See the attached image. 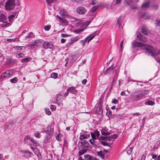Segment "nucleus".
<instances>
[{
	"label": "nucleus",
	"instance_id": "f257e3e1",
	"mask_svg": "<svg viewBox=\"0 0 160 160\" xmlns=\"http://www.w3.org/2000/svg\"><path fill=\"white\" fill-rule=\"evenodd\" d=\"M131 44L133 48H142V50H146L147 53L148 54V55L152 57H155L160 53L159 50L155 49L151 46L148 45H145L143 43L138 42L134 41L132 42Z\"/></svg>",
	"mask_w": 160,
	"mask_h": 160
},
{
	"label": "nucleus",
	"instance_id": "f03ea898",
	"mask_svg": "<svg viewBox=\"0 0 160 160\" xmlns=\"http://www.w3.org/2000/svg\"><path fill=\"white\" fill-rule=\"evenodd\" d=\"M148 91L146 90H142L138 92V93L132 96V98L135 101L142 99L145 96L147 95Z\"/></svg>",
	"mask_w": 160,
	"mask_h": 160
},
{
	"label": "nucleus",
	"instance_id": "7ed1b4c3",
	"mask_svg": "<svg viewBox=\"0 0 160 160\" xmlns=\"http://www.w3.org/2000/svg\"><path fill=\"white\" fill-rule=\"evenodd\" d=\"M15 6V0H8L5 3V8L7 10H11Z\"/></svg>",
	"mask_w": 160,
	"mask_h": 160
},
{
	"label": "nucleus",
	"instance_id": "20e7f679",
	"mask_svg": "<svg viewBox=\"0 0 160 160\" xmlns=\"http://www.w3.org/2000/svg\"><path fill=\"white\" fill-rule=\"evenodd\" d=\"M17 12H12L11 14H10L8 16V21L7 25V26L9 27L12 24V22L14 19L17 18V15H16Z\"/></svg>",
	"mask_w": 160,
	"mask_h": 160
},
{
	"label": "nucleus",
	"instance_id": "39448f33",
	"mask_svg": "<svg viewBox=\"0 0 160 160\" xmlns=\"http://www.w3.org/2000/svg\"><path fill=\"white\" fill-rule=\"evenodd\" d=\"M0 22H3V24H2L1 27L2 28L7 27V23H8V18L5 15L2 13H0Z\"/></svg>",
	"mask_w": 160,
	"mask_h": 160
},
{
	"label": "nucleus",
	"instance_id": "423d86ee",
	"mask_svg": "<svg viewBox=\"0 0 160 160\" xmlns=\"http://www.w3.org/2000/svg\"><path fill=\"white\" fill-rule=\"evenodd\" d=\"M43 41L41 39H39L34 41H32L30 42L29 43L30 46H39L42 44L43 43Z\"/></svg>",
	"mask_w": 160,
	"mask_h": 160
},
{
	"label": "nucleus",
	"instance_id": "0eeeda50",
	"mask_svg": "<svg viewBox=\"0 0 160 160\" xmlns=\"http://www.w3.org/2000/svg\"><path fill=\"white\" fill-rule=\"evenodd\" d=\"M13 73L14 71L12 69L7 70L1 75V77L2 78L6 77H9L12 76Z\"/></svg>",
	"mask_w": 160,
	"mask_h": 160
},
{
	"label": "nucleus",
	"instance_id": "6e6552de",
	"mask_svg": "<svg viewBox=\"0 0 160 160\" xmlns=\"http://www.w3.org/2000/svg\"><path fill=\"white\" fill-rule=\"evenodd\" d=\"M53 47V45L52 42H44L43 43V48L45 49L49 48L50 49H52Z\"/></svg>",
	"mask_w": 160,
	"mask_h": 160
},
{
	"label": "nucleus",
	"instance_id": "1a4fd4ad",
	"mask_svg": "<svg viewBox=\"0 0 160 160\" xmlns=\"http://www.w3.org/2000/svg\"><path fill=\"white\" fill-rule=\"evenodd\" d=\"M63 98L62 96L60 94H57L56 98V101L58 106L61 107L62 106V101Z\"/></svg>",
	"mask_w": 160,
	"mask_h": 160
},
{
	"label": "nucleus",
	"instance_id": "9d476101",
	"mask_svg": "<svg viewBox=\"0 0 160 160\" xmlns=\"http://www.w3.org/2000/svg\"><path fill=\"white\" fill-rule=\"evenodd\" d=\"M77 12L80 14H84L87 12L86 9L83 7H79L77 8Z\"/></svg>",
	"mask_w": 160,
	"mask_h": 160
},
{
	"label": "nucleus",
	"instance_id": "9b49d317",
	"mask_svg": "<svg viewBox=\"0 0 160 160\" xmlns=\"http://www.w3.org/2000/svg\"><path fill=\"white\" fill-rule=\"evenodd\" d=\"M45 131L47 132H48V134L50 135H52L54 132V129L51 128V125H48L46 128V129H44Z\"/></svg>",
	"mask_w": 160,
	"mask_h": 160
},
{
	"label": "nucleus",
	"instance_id": "f8f14e48",
	"mask_svg": "<svg viewBox=\"0 0 160 160\" xmlns=\"http://www.w3.org/2000/svg\"><path fill=\"white\" fill-rule=\"evenodd\" d=\"M23 156L28 158L31 157L33 156V154L31 152L28 151H22Z\"/></svg>",
	"mask_w": 160,
	"mask_h": 160
},
{
	"label": "nucleus",
	"instance_id": "ddd939ff",
	"mask_svg": "<svg viewBox=\"0 0 160 160\" xmlns=\"http://www.w3.org/2000/svg\"><path fill=\"white\" fill-rule=\"evenodd\" d=\"M81 148L82 149H87V148H88L89 145V143L88 142L85 140L84 141L82 142H81Z\"/></svg>",
	"mask_w": 160,
	"mask_h": 160
},
{
	"label": "nucleus",
	"instance_id": "4468645a",
	"mask_svg": "<svg viewBox=\"0 0 160 160\" xmlns=\"http://www.w3.org/2000/svg\"><path fill=\"white\" fill-rule=\"evenodd\" d=\"M137 37L141 41L144 42H146L147 41L146 39L140 33L137 34Z\"/></svg>",
	"mask_w": 160,
	"mask_h": 160
},
{
	"label": "nucleus",
	"instance_id": "2eb2a0df",
	"mask_svg": "<svg viewBox=\"0 0 160 160\" xmlns=\"http://www.w3.org/2000/svg\"><path fill=\"white\" fill-rule=\"evenodd\" d=\"M96 34L95 33H94L90 35L86 38L88 44L89 43V42L94 38Z\"/></svg>",
	"mask_w": 160,
	"mask_h": 160
},
{
	"label": "nucleus",
	"instance_id": "dca6fc26",
	"mask_svg": "<svg viewBox=\"0 0 160 160\" xmlns=\"http://www.w3.org/2000/svg\"><path fill=\"white\" fill-rule=\"evenodd\" d=\"M67 91H69L72 94H75L77 92V90L75 89V87H72L69 88L67 90Z\"/></svg>",
	"mask_w": 160,
	"mask_h": 160
},
{
	"label": "nucleus",
	"instance_id": "f3484780",
	"mask_svg": "<svg viewBox=\"0 0 160 160\" xmlns=\"http://www.w3.org/2000/svg\"><path fill=\"white\" fill-rule=\"evenodd\" d=\"M60 14L62 16H67L68 14L67 11L64 9H61L59 10Z\"/></svg>",
	"mask_w": 160,
	"mask_h": 160
},
{
	"label": "nucleus",
	"instance_id": "a211bd4d",
	"mask_svg": "<svg viewBox=\"0 0 160 160\" xmlns=\"http://www.w3.org/2000/svg\"><path fill=\"white\" fill-rule=\"evenodd\" d=\"M81 38L80 36H77L71 39L70 41L73 44L78 41Z\"/></svg>",
	"mask_w": 160,
	"mask_h": 160
},
{
	"label": "nucleus",
	"instance_id": "6ab92c4d",
	"mask_svg": "<svg viewBox=\"0 0 160 160\" xmlns=\"http://www.w3.org/2000/svg\"><path fill=\"white\" fill-rule=\"evenodd\" d=\"M85 158L88 160H96V159L93 156L89 154L84 155Z\"/></svg>",
	"mask_w": 160,
	"mask_h": 160
},
{
	"label": "nucleus",
	"instance_id": "aec40b11",
	"mask_svg": "<svg viewBox=\"0 0 160 160\" xmlns=\"http://www.w3.org/2000/svg\"><path fill=\"white\" fill-rule=\"evenodd\" d=\"M52 135H50L49 134H47L44 138V142L45 143H47L49 142V141L51 136H52Z\"/></svg>",
	"mask_w": 160,
	"mask_h": 160
},
{
	"label": "nucleus",
	"instance_id": "412c9836",
	"mask_svg": "<svg viewBox=\"0 0 160 160\" xmlns=\"http://www.w3.org/2000/svg\"><path fill=\"white\" fill-rule=\"evenodd\" d=\"M123 18L119 17L118 19L117 24L118 25L119 27L121 26L123 20Z\"/></svg>",
	"mask_w": 160,
	"mask_h": 160
},
{
	"label": "nucleus",
	"instance_id": "4be33fe9",
	"mask_svg": "<svg viewBox=\"0 0 160 160\" xmlns=\"http://www.w3.org/2000/svg\"><path fill=\"white\" fill-rule=\"evenodd\" d=\"M142 33L144 35H147L148 33V32L146 29L145 26H143L142 28Z\"/></svg>",
	"mask_w": 160,
	"mask_h": 160
},
{
	"label": "nucleus",
	"instance_id": "5701e85b",
	"mask_svg": "<svg viewBox=\"0 0 160 160\" xmlns=\"http://www.w3.org/2000/svg\"><path fill=\"white\" fill-rule=\"evenodd\" d=\"M90 137V135L89 134H82L80 136V139H86Z\"/></svg>",
	"mask_w": 160,
	"mask_h": 160
},
{
	"label": "nucleus",
	"instance_id": "b1692460",
	"mask_svg": "<svg viewBox=\"0 0 160 160\" xmlns=\"http://www.w3.org/2000/svg\"><path fill=\"white\" fill-rule=\"evenodd\" d=\"M57 0H46L47 4L48 6H50L52 3L57 1Z\"/></svg>",
	"mask_w": 160,
	"mask_h": 160
},
{
	"label": "nucleus",
	"instance_id": "393cba45",
	"mask_svg": "<svg viewBox=\"0 0 160 160\" xmlns=\"http://www.w3.org/2000/svg\"><path fill=\"white\" fill-rule=\"evenodd\" d=\"M6 62L7 63H8L9 65H11L14 62L15 60L11 58H8Z\"/></svg>",
	"mask_w": 160,
	"mask_h": 160
},
{
	"label": "nucleus",
	"instance_id": "a878e982",
	"mask_svg": "<svg viewBox=\"0 0 160 160\" xmlns=\"http://www.w3.org/2000/svg\"><path fill=\"white\" fill-rule=\"evenodd\" d=\"M142 17L145 19H149L150 17V15L147 13L144 12L142 15Z\"/></svg>",
	"mask_w": 160,
	"mask_h": 160
},
{
	"label": "nucleus",
	"instance_id": "bb28decb",
	"mask_svg": "<svg viewBox=\"0 0 160 160\" xmlns=\"http://www.w3.org/2000/svg\"><path fill=\"white\" fill-rule=\"evenodd\" d=\"M82 150H80L78 152V156H80L81 155H83L86 152L88 151L87 149H82Z\"/></svg>",
	"mask_w": 160,
	"mask_h": 160
},
{
	"label": "nucleus",
	"instance_id": "cd10ccee",
	"mask_svg": "<svg viewBox=\"0 0 160 160\" xmlns=\"http://www.w3.org/2000/svg\"><path fill=\"white\" fill-rule=\"evenodd\" d=\"M56 139L58 141H60L62 139V135L61 134H58L56 133L55 134Z\"/></svg>",
	"mask_w": 160,
	"mask_h": 160
},
{
	"label": "nucleus",
	"instance_id": "c85d7f7f",
	"mask_svg": "<svg viewBox=\"0 0 160 160\" xmlns=\"http://www.w3.org/2000/svg\"><path fill=\"white\" fill-rule=\"evenodd\" d=\"M149 6V2H146L143 3L142 5V7L143 8H148Z\"/></svg>",
	"mask_w": 160,
	"mask_h": 160
},
{
	"label": "nucleus",
	"instance_id": "c756f323",
	"mask_svg": "<svg viewBox=\"0 0 160 160\" xmlns=\"http://www.w3.org/2000/svg\"><path fill=\"white\" fill-rule=\"evenodd\" d=\"M89 141L90 143L92 145V146L94 147L95 148L97 147V145L95 143V142L94 141V139H90L89 140Z\"/></svg>",
	"mask_w": 160,
	"mask_h": 160
},
{
	"label": "nucleus",
	"instance_id": "7c9ffc66",
	"mask_svg": "<svg viewBox=\"0 0 160 160\" xmlns=\"http://www.w3.org/2000/svg\"><path fill=\"white\" fill-rule=\"evenodd\" d=\"M99 6L98 5H96L94 6H93L90 9V11L92 12H95L97 9L98 8Z\"/></svg>",
	"mask_w": 160,
	"mask_h": 160
},
{
	"label": "nucleus",
	"instance_id": "2f4dec72",
	"mask_svg": "<svg viewBox=\"0 0 160 160\" xmlns=\"http://www.w3.org/2000/svg\"><path fill=\"white\" fill-rule=\"evenodd\" d=\"M84 29L83 28H80L79 29H76L74 30L73 32L76 33H78L82 32Z\"/></svg>",
	"mask_w": 160,
	"mask_h": 160
},
{
	"label": "nucleus",
	"instance_id": "473e14b6",
	"mask_svg": "<svg viewBox=\"0 0 160 160\" xmlns=\"http://www.w3.org/2000/svg\"><path fill=\"white\" fill-rule=\"evenodd\" d=\"M61 21L63 24L65 25H67L68 23V21L64 18H62Z\"/></svg>",
	"mask_w": 160,
	"mask_h": 160
},
{
	"label": "nucleus",
	"instance_id": "72a5a7b5",
	"mask_svg": "<svg viewBox=\"0 0 160 160\" xmlns=\"http://www.w3.org/2000/svg\"><path fill=\"white\" fill-rule=\"evenodd\" d=\"M51 77L52 78L56 79L57 78L58 74L56 73H52L51 75Z\"/></svg>",
	"mask_w": 160,
	"mask_h": 160
},
{
	"label": "nucleus",
	"instance_id": "f704fd0d",
	"mask_svg": "<svg viewBox=\"0 0 160 160\" xmlns=\"http://www.w3.org/2000/svg\"><path fill=\"white\" fill-rule=\"evenodd\" d=\"M29 140L31 142L35 144L36 145L38 146L39 145V143L37 141L35 140L33 138H30Z\"/></svg>",
	"mask_w": 160,
	"mask_h": 160
},
{
	"label": "nucleus",
	"instance_id": "c9c22d12",
	"mask_svg": "<svg viewBox=\"0 0 160 160\" xmlns=\"http://www.w3.org/2000/svg\"><path fill=\"white\" fill-rule=\"evenodd\" d=\"M22 47L24 48V49H25V48L24 47H21V46H16L15 47H14L13 48L15 50L20 51L22 49Z\"/></svg>",
	"mask_w": 160,
	"mask_h": 160
},
{
	"label": "nucleus",
	"instance_id": "e433bc0d",
	"mask_svg": "<svg viewBox=\"0 0 160 160\" xmlns=\"http://www.w3.org/2000/svg\"><path fill=\"white\" fill-rule=\"evenodd\" d=\"M31 59V58L30 57H28L27 58H25L22 60L21 62H26L28 61Z\"/></svg>",
	"mask_w": 160,
	"mask_h": 160
},
{
	"label": "nucleus",
	"instance_id": "4c0bfd02",
	"mask_svg": "<svg viewBox=\"0 0 160 160\" xmlns=\"http://www.w3.org/2000/svg\"><path fill=\"white\" fill-rule=\"evenodd\" d=\"M34 36V35H33V33L32 32H31L29 33V34L26 36L25 37L26 38H32Z\"/></svg>",
	"mask_w": 160,
	"mask_h": 160
},
{
	"label": "nucleus",
	"instance_id": "58836bf2",
	"mask_svg": "<svg viewBox=\"0 0 160 160\" xmlns=\"http://www.w3.org/2000/svg\"><path fill=\"white\" fill-rule=\"evenodd\" d=\"M18 79L17 77H14V78L11 79L10 81L12 83H15L18 81Z\"/></svg>",
	"mask_w": 160,
	"mask_h": 160
},
{
	"label": "nucleus",
	"instance_id": "ea45409f",
	"mask_svg": "<svg viewBox=\"0 0 160 160\" xmlns=\"http://www.w3.org/2000/svg\"><path fill=\"white\" fill-rule=\"evenodd\" d=\"M89 2L92 5L97 4L98 3V2L96 0H90Z\"/></svg>",
	"mask_w": 160,
	"mask_h": 160
},
{
	"label": "nucleus",
	"instance_id": "a19ab883",
	"mask_svg": "<svg viewBox=\"0 0 160 160\" xmlns=\"http://www.w3.org/2000/svg\"><path fill=\"white\" fill-rule=\"evenodd\" d=\"M93 133L96 136L97 138H98L99 136V131L97 130H95Z\"/></svg>",
	"mask_w": 160,
	"mask_h": 160
},
{
	"label": "nucleus",
	"instance_id": "79ce46f5",
	"mask_svg": "<svg viewBox=\"0 0 160 160\" xmlns=\"http://www.w3.org/2000/svg\"><path fill=\"white\" fill-rule=\"evenodd\" d=\"M98 154L103 158L104 157V154L103 153L102 151H101L98 152Z\"/></svg>",
	"mask_w": 160,
	"mask_h": 160
},
{
	"label": "nucleus",
	"instance_id": "37998d69",
	"mask_svg": "<svg viewBox=\"0 0 160 160\" xmlns=\"http://www.w3.org/2000/svg\"><path fill=\"white\" fill-rule=\"evenodd\" d=\"M86 42H87V40H86V39L85 38V39H84V40L81 41L80 42V43L82 46H84L85 45V44L86 43Z\"/></svg>",
	"mask_w": 160,
	"mask_h": 160
},
{
	"label": "nucleus",
	"instance_id": "c03bdc74",
	"mask_svg": "<svg viewBox=\"0 0 160 160\" xmlns=\"http://www.w3.org/2000/svg\"><path fill=\"white\" fill-rule=\"evenodd\" d=\"M151 8L152 9L156 10L158 9V6L157 4H155L152 6Z\"/></svg>",
	"mask_w": 160,
	"mask_h": 160
},
{
	"label": "nucleus",
	"instance_id": "a18cd8bd",
	"mask_svg": "<svg viewBox=\"0 0 160 160\" xmlns=\"http://www.w3.org/2000/svg\"><path fill=\"white\" fill-rule=\"evenodd\" d=\"M34 136L37 138H39L40 136V133L38 132H36L34 133Z\"/></svg>",
	"mask_w": 160,
	"mask_h": 160
},
{
	"label": "nucleus",
	"instance_id": "49530a36",
	"mask_svg": "<svg viewBox=\"0 0 160 160\" xmlns=\"http://www.w3.org/2000/svg\"><path fill=\"white\" fill-rule=\"evenodd\" d=\"M156 24L157 26H160V19H156Z\"/></svg>",
	"mask_w": 160,
	"mask_h": 160
},
{
	"label": "nucleus",
	"instance_id": "de8ad7c7",
	"mask_svg": "<svg viewBox=\"0 0 160 160\" xmlns=\"http://www.w3.org/2000/svg\"><path fill=\"white\" fill-rule=\"evenodd\" d=\"M112 103H114L115 104H117L118 103V102L117 100L115 98H113L112 100Z\"/></svg>",
	"mask_w": 160,
	"mask_h": 160
},
{
	"label": "nucleus",
	"instance_id": "09e8293b",
	"mask_svg": "<svg viewBox=\"0 0 160 160\" xmlns=\"http://www.w3.org/2000/svg\"><path fill=\"white\" fill-rule=\"evenodd\" d=\"M51 26L50 25H47V26H45L44 27V29L46 31H48L49 30Z\"/></svg>",
	"mask_w": 160,
	"mask_h": 160
},
{
	"label": "nucleus",
	"instance_id": "8fccbe9b",
	"mask_svg": "<svg viewBox=\"0 0 160 160\" xmlns=\"http://www.w3.org/2000/svg\"><path fill=\"white\" fill-rule=\"evenodd\" d=\"M101 133L102 135L106 136L110 134V133L108 132H106L104 131H102Z\"/></svg>",
	"mask_w": 160,
	"mask_h": 160
},
{
	"label": "nucleus",
	"instance_id": "3c124183",
	"mask_svg": "<svg viewBox=\"0 0 160 160\" xmlns=\"http://www.w3.org/2000/svg\"><path fill=\"white\" fill-rule=\"evenodd\" d=\"M23 55V54L22 53H20L19 54H16V56L17 58H19L22 57Z\"/></svg>",
	"mask_w": 160,
	"mask_h": 160
},
{
	"label": "nucleus",
	"instance_id": "603ef678",
	"mask_svg": "<svg viewBox=\"0 0 160 160\" xmlns=\"http://www.w3.org/2000/svg\"><path fill=\"white\" fill-rule=\"evenodd\" d=\"M91 136L92 138V139L96 140L97 139V138L96 137V136L94 134V133H91Z\"/></svg>",
	"mask_w": 160,
	"mask_h": 160
},
{
	"label": "nucleus",
	"instance_id": "864d4df0",
	"mask_svg": "<svg viewBox=\"0 0 160 160\" xmlns=\"http://www.w3.org/2000/svg\"><path fill=\"white\" fill-rule=\"evenodd\" d=\"M72 44V43L70 41L66 44V47H70Z\"/></svg>",
	"mask_w": 160,
	"mask_h": 160
},
{
	"label": "nucleus",
	"instance_id": "5fc2aeb1",
	"mask_svg": "<svg viewBox=\"0 0 160 160\" xmlns=\"http://www.w3.org/2000/svg\"><path fill=\"white\" fill-rule=\"evenodd\" d=\"M101 143L102 144V145H103L104 146L108 145V143L105 141H101Z\"/></svg>",
	"mask_w": 160,
	"mask_h": 160
},
{
	"label": "nucleus",
	"instance_id": "6e6d98bb",
	"mask_svg": "<svg viewBox=\"0 0 160 160\" xmlns=\"http://www.w3.org/2000/svg\"><path fill=\"white\" fill-rule=\"evenodd\" d=\"M154 103L151 101H149L148 102V105H154Z\"/></svg>",
	"mask_w": 160,
	"mask_h": 160
},
{
	"label": "nucleus",
	"instance_id": "4d7b16f0",
	"mask_svg": "<svg viewBox=\"0 0 160 160\" xmlns=\"http://www.w3.org/2000/svg\"><path fill=\"white\" fill-rule=\"evenodd\" d=\"M74 2L78 3H80L82 2H83V0H74Z\"/></svg>",
	"mask_w": 160,
	"mask_h": 160
},
{
	"label": "nucleus",
	"instance_id": "13d9d810",
	"mask_svg": "<svg viewBox=\"0 0 160 160\" xmlns=\"http://www.w3.org/2000/svg\"><path fill=\"white\" fill-rule=\"evenodd\" d=\"M45 111L46 112V113L48 115H50L51 114V112L49 110V109H46L45 110Z\"/></svg>",
	"mask_w": 160,
	"mask_h": 160
},
{
	"label": "nucleus",
	"instance_id": "bf43d9fd",
	"mask_svg": "<svg viewBox=\"0 0 160 160\" xmlns=\"http://www.w3.org/2000/svg\"><path fill=\"white\" fill-rule=\"evenodd\" d=\"M155 59L157 62L160 63V56H159L158 57H157L155 58Z\"/></svg>",
	"mask_w": 160,
	"mask_h": 160
},
{
	"label": "nucleus",
	"instance_id": "052dcab7",
	"mask_svg": "<svg viewBox=\"0 0 160 160\" xmlns=\"http://www.w3.org/2000/svg\"><path fill=\"white\" fill-rule=\"evenodd\" d=\"M111 111H108V112H107L106 113L107 115L108 116V117H109L111 116Z\"/></svg>",
	"mask_w": 160,
	"mask_h": 160
},
{
	"label": "nucleus",
	"instance_id": "680f3d73",
	"mask_svg": "<svg viewBox=\"0 0 160 160\" xmlns=\"http://www.w3.org/2000/svg\"><path fill=\"white\" fill-rule=\"evenodd\" d=\"M111 136H106V141H110L111 140Z\"/></svg>",
	"mask_w": 160,
	"mask_h": 160
},
{
	"label": "nucleus",
	"instance_id": "e2e57ef3",
	"mask_svg": "<svg viewBox=\"0 0 160 160\" xmlns=\"http://www.w3.org/2000/svg\"><path fill=\"white\" fill-rule=\"evenodd\" d=\"M106 136H101L99 139L106 141Z\"/></svg>",
	"mask_w": 160,
	"mask_h": 160
},
{
	"label": "nucleus",
	"instance_id": "0e129e2a",
	"mask_svg": "<svg viewBox=\"0 0 160 160\" xmlns=\"http://www.w3.org/2000/svg\"><path fill=\"white\" fill-rule=\"evenodd\" d=\"M56 107L53 105H51L50 106V109L52 110H54L56 109Z\"/></svg>",
	"mask_w": 160,
	"mask_h": 160
},
{
	"label": "nucleus",
	"instance_id": "69168bd1",
	"mask_svg": "<svg viewBox=\"0 0 160 160\" xmlns=\"http://www.w3.org/2000/svg\"><path fill=\"white\" fill-rule=\"evenodd\" d=\"M111 139L112 138H114V139H115L116 138H117V135H116V134H114V135H111Z\"/></svg>",
	"mask_w": 160,
	"mask_h": 160
},
{
	"label": "nucleus",
	"instance_id": "338daca9",
	"mask_svg": "<svg viewBox=\"0 0 160 160\" xmlns=\"http://www.w3.org/2000/svg\"><path fill=\"white\" fill-rule=\"evenodd\" d=\"M132 151V149L131 148H129L128 151H127V153L128 154H131Z\"/></svg>",
	"mask_w": 160,
	"mask_h": 160
},
{
	"label": "nucleus",
	"instance_id": "774afa93",
	"mask_svg": "<svg viewBox=\"0 0 160 160\" xmlns=\"http://www.w3.org/2000/svg\"><path fill=\"white\" fill-rule=\"evenodd\" d=\"M37 156L38 158H41L42 157V155H41V153L39 152H38L37 154Z\"/></svg>",
	"mask_w": 160,
	"mask_h": 160
}]
</instances>
